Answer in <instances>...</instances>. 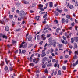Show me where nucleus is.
<instances>
[{
  "instance_id": "37",
  "label": "nucleus",
  "mask_w": 78,
  "mask_h": 78,
  "mask_svg": "<svg viewBox=\"0 0 78 78\" xmlns=\"http://www.w3.org/2000/svg\"><path fill=\"white\" fill-rule=\"evenodd\" d=\"M39 75L38 74L36 75H35V78H39Z\"/></svg>"
},
{
  "instance_id": "43",
  "label": "nucleus",
  "mask_w": 78,
  "mask_h": 78,
  "mask_svg": "<svg viewBox=\"0 0 78 78\" xmlns=\"http://www.w3.org/2000/svg\"><path fill=\"white\" fill-rule=\"evenodd\" d=\"M52 43H49V44H48V46L49 47H51L52 45Z\"/></svg>"
},
{
  "instance_id": "17",
  "label": "nucleus",
  "mask_w": 78,
  "mask_h": 78,
  "mask_svg": "<svg viewBox=\"0 0 78 78\" xmlns=\"http://www.w3.org/2000/svg\"><path fill=\"white\" fill-rule=\"evenodd\" d=\"M54 13L55 15L56 16H58L59 15V13L57 12V11H55L54 12Z\"/></svg>"
},
{
  "instance_id": "26",
  "label": "nucleus",
  "mask_w": 78,
  "mask_h": 78,
  "mask_svg": "<svg viewBox=\"0 0 78 78\" xmlns=\"http://www.w3.org/2000/svg\"><path fill=\"white\" fill-rule=\"evenodd\" d=\"M75 5L76 6H78V2L77 1H76L75 3Z\"/></svg>"
},
{
  "instance_id": "20",
  "label": "nucleus",
  "mask_w": 78,
  "mask_h": 78,
  "mask_svg": "<svg viewBox=\"0 0 78 78\" xmlns=\"http://www.w3.org/2000/svg\"><path fill=\"white\" fill-rule=\"evenodd\" d=\"M24 4H29V2L26 1L25 0L24 1Z\"/></svg>"
},
{
  "instance_id": "33",
  "label": "nucleus",
  "mask_w": 78,
  "mask_h": 78,
  "mask_svg": "<svg viewBox=\"0 0 78 78\" xmlns=\"http://www.w3.org/2000/svg\"><path fill=\"white\" fill-rule=\"evenodd\" d=\"M74 42V40L73 38H71V43H73Z\"/></svg>"
},
{
  "instance_id": "14",
  "label": "nucleus",
  "mask_w": 78,
  "mask_h": 78,
  "mask_svg": "<svg viewBox=\"0 0 78 78\" xmlns=\"http://www.w3.org/2000/svg\"><path fill=\"white\" fill-rule=\"evenodd\" d=\"M61 30V28L59 27L58 28L56 29V32L57 33H59V31Z\"/></svg>"
},
{
  "instance_id": "15",
  "label": "nucleus",
  "mask_w": 78,
  "mask_h": 78,
  "mask_svg": "<svg viewBox=\"0 0 78 78\" xmlns=\"http://www.w3.org/2000/svg\"><path fill=\"white\" fill-rule=\"evenodd\" d=\"M5 30L6 31H8L9 30V27L8 26L5 27Z\"/></svg>"
},
{
  "instance_id": "2",
  "label": "nucleus",
  "mask_w": 78,
  "mask_h": 78,
  "mask_svg": "<svg viewBox=\"0 0 78 78\" xmlns=\"http://www.w3.org/2000/svg\"><path fill=\"white\" fill-rule=\"evenodd\" d=\"M61 42L63 44H64L65 45L68 44V41L67 40H61Z\"/></svg>"
},
{
  "instance_id": "27",
  "label": "nucleus",
  "mask_w": 78,
  "mask_h": 78,
  "mask_svg": "<svg viewBox=\"0 0 78 78\" xmlns=\"http://www.w3.org/2000/svg\"><path fill=\"white\" fill-rule=\"evenodd\" d=\"M46 57H44V58H42V61L45 62L46 60Z\"/></svg>"
},
{
  "instance_id": "11",
  "label": "nucleus",
  "mask_w": 78,
  "mask_h": 78,
  "mask_svg": "<svg viewBox=\"0 0 78 78\" xmlns=\"http://www.w3.org/2000/svg\"><path fill=\"white\" fill-rule=\"evenodd\" d=\"M58 8L56 9V10L58 12H59L61 13L62 12V10H60L58 9V6L57 7Z\"/></svg>"
},
{
  "instance_id": "23",
  "label": "nucleus",
  "mask_w": 78,
  "mask_h": 78,
  "mask_svg": "<svg viewBox=\"0 0 78 78\" xmlns=\"http://www.w3.org/2000/svg\"><path fill=\"white\" fill-rule=\"evenodd\" d=\"M38 6H39V7L42 8L43 7V5H42V4H39Z\"/></svg>"
},
{
  "instance_id": "35",
  "label": "nucleus",
  "mask_w": 78,
  "mask_h": 78,
  "mask_svg": "<svg viewBox=\"0 0 78 78\" xmlns=\"http://www.w3.org/2000/svg\"><path fill=\"white\" fill-rule=\"evenodd\" d=\"M58 74L59 75H61V70H59L58 72Z\"/></svg>"
},
{
  "instance_id": "61",
  "label": "nucleus",
  "mask_w": 78,
  "mask_h": 78,
  "mask_svg": "<svg viewBox=\"0 0 78 78\" xmlns=\"http://www.w3.org/2000/svg\"><path fill=\"white\" fill-rule=\"evenodd\" d=\"M36 61V58H34V59H33V62H35Z\"/></svg>"
},
{
  "instance_id": "36",
  "label": "nucleus",
  "mask_w": 78,
  "mask_h": 78,
  "mask_svg": "<svg viewBox=\"0 0 78 78\" xmlns=\"http://www.w3.org/2000/svg\"><path fill=\"white\" fill-rule=\"evenodd\" d=\"M12 43L13 44H14L15 43H16L17 42H16V41H14L13 40H12Z\"/></svg>"
},
{
  "instance_id": "58",
  "label": "nucleus",
  "mask_w": 78,
  "mask_h": 78,
  "mask_svg": "<svg viewBox=\"0 0 78 78\" xmlns=\"http://www.w3.org/2000/svg\"><path fill=\"white\" fill-rule=\"evenodd\" d=\"M52 61L53 62H56V60L55 59H52Z\"/></svg>"
},
{
  "instance_id": "28",
  "label": "nucleus",
  "mask_w": 78,
  "mask_h": 78,
  "mask_svg": "<svg viewBox=\"0 0 78 78\" xmlns=\"http://www.w3.org/2000/svg\"><path fill=\"white\" fill-rule=\"evenodd\" d=\"M37 39L38 40H39L40 39V36L39 35H37Z\"/></svg>"
},
{
  "instance_id": "31",
  "label": "nucleus",
  "mask_w": 78,
  "mask_h": 78,
  "mask_svg": "<svg viewBox=\"0 0 78 78\" xmlns=\"http://www.w3.org/2000/svg\"><path fill=\"white\" fill-rule=\"evenodd\" d=\"M66 17L68 19H70V16L69 15H66Z\"/></svg>"
},
{
  "instance_id": "56",
  "label": "nucleus",
  "mask_w": 78,
  "mask_h": 78,
  "mask_svg": "<svg viewBox=\"0 0 78 78\" xmlns=\"http://www.w3.org/2000/svg\"><path fill=\"white\" fill-rule=\"evenodd\" d=\"M15 10V8L13 7L12 8V12H14V10Z\"/></svg>"
},
{
  "instance_id": "52",
  "label": "nucleus",
  "mask_w": 78,
  "mask_h": 78,
  "mask_svg": "<svg viewBox=\"0 0 78 78\" xmlns=\"http://www.w3.org/2000/svg\"><path fill=\"white\" fill-rule=\"evenodd\" d=\"M62 69L64 70H65L66 69V68L65 66H63Z\"/></svg>"
},
{
  "instance_id": "62",
  "label": "nucleus",
  "mask_w": 78,
  "mask_h": 78,
  "mask_svg": "<svg viewBox=\"0 0 78 78\" xmlns=\"http://www.w3.org/2000/svg\"><path fill=\"white\" fill-rule=\"evenodd\" d=\"M48 72V71L47 70V69H45L44 71V73H47Z\"/></svg>"
},
{
  "instance_id": "10",
  "label": "nucleus",
  "mask_w": 78,
  "mask_h": 78,
  "mask_svg": "<svg viewBox=\"0 0 78 78\" xmlns=\"http://www.w3.org/2000/svg\"><path fill=\"white\" fill-rule=\"evenodd\" d=\"M56 44H57L56 41H54L52 43V45L55 47H56Z\"/></svg>"
},
{
  "instance_id": "47",
  "label": "nucleus",
  "mask_w": 78,
  "mask_h": 78,
  "mask_svg": "<svg viewBox=\"0 0 78 78\" xmlns=\"http://www.w3.org/2000/svg\"><path fill=\"white\" fill-rule=\"evenodd\" d=\"M26 51L25 50H23L22 51V53L23 54H24L26 53Z\"/></svg>"
},
{
  "instance_id": "3",
  "label": "nucleus",
  "mask_w": 78,
  "mask_h": 78,
  "mask_svg": "<svg viewBox=\"0 0 78 78\" xmlns=\"http://www.w3.org/2000/svg\"><path fill=\"white\" fill-rule=\"evenodd\" d=\"M41 36L43 40H45L46 39V37H45V35L44 34H42Z\"/></svg>"
},
{
  "instance_id": "63",
  "label": "nucleus",
  "mask_w": 78,
  "mask_h": 78,
  "mask_svg": "<svg viewBox=\"0 0 78 78\" xmlns=\"http://www.w3.org/2000/svg\"><path fill=\"white\" fill-rule=\"evenodd\" d=\"M19 51L18 50H16V51H15V53L17 54L18 53Z\"/></svg>"
},
{
  "instance_id": "45",
  "label": "nucleus",
  "mask_w": 78,
  "mask_h": 78,
  "mask_svg": "<svg viewBox=\"0 0 78 78\" xmlns=\"http://www.w3.org/2000/svg\"><path fill=\"white\" fill-rule=\"evenodd\" d=\"M3 34H0V41H1L2 40L1 39V38L2 37Z\"/></svg>"
},
{
  "instance_id": "24",
  "label": "nucleus",
  "mask_w": 78,
  "mask_h": 78,
  "mask_svg": "<svg viewBox=\"0 0 78 78\" xmlns=\"http://www.w3.org/2000/svg\"><path fill=\"white\" fill-rule=\"evenodd\" d=\"M65 18H62L61 20L62 22L63 23H65Z\"/></svg>"
},
{
  "instance_id": "9",
  "label": "nucleus",
  "mask_w": 78,
  "mask_h": 78,
  "mask_svg": "<svg viewBox=\"0 0 78 78\" xmlns=\"http://www.w3.org/2000/svg\"><path fill=\"white\" fill-rule=\"evenodd\" d=\"M27 39H28V41H31L32 39V37L31 36V35H30L27 38Z\"/></svg>"
},
{
  "instance_id": "19",
  "label": "nucleus",
  "mask_w": 78,
  "mask_h": 78,
  "mask_svg": "<svg viewBox=\"0 0 78 78\" xmlns=\"http://www.w3.org/2000/svg\"><path fill=\"white\" fill-rule=\"evenodd\" d=\"M49 43H52V40L51 38H49L48 39Z\"/></svg>"
},
{
  "instance_id": "13",
  "label": "nucleus",
  "mask_w": 78,
  "mask_h": 78,
  "mask_svg": "<svg viewBox=\"0 0 78 78\" xmlns=\"http://www.w3.org/2000/svg\"><path fill=\"white\" fill-rule=\"evenodd\" d=\"M49 7L52 8L53 7V3L52 2H50L49 4Z\"/></svg>"
},
{
  "instance_id": "60",
  "label": "nucleus",
  "mask_w": 78,
  "mask_h": 78,
  "mask_svg": "<svg viewBox=\"0 0 78 78\" xmlns=\"http://www.w3.org/2000/svg\"><path fill=\"white\" fill-rule=\"evenodd\" d=\"M74 53H75V54H78V51H76L74 52Z\"/></svg>"
},
{
  "instance_id": "21",
  "label": "nucleus",
  "mask_w": 78,
  "mask_h": 78,
  "mask_svg": "<svg viewBox=\"0 0 78 78\" xmlns=\"http://www.w3.org/2000/svg\"><path fill=\"white\" fill-rule=\"evenodd\" d=\"M49 27L48 25H46L44 28V30H47L48 28Z\"/></svg>"
},
{
  "instance_id": "25",
  "label": "nucleus",
  "mask_w": 78,
  "mask_h": 78,
  "mask_svg": "<svg viewBox=\"0 0 78 78\" xmlns=\"http://www.w3.org/2000/svg\"><path fill=\"white\" fill-rule=\"evenodd\" d=\"M51 66L52 63H49V64H48V65H47V67H49Z\"/></svg>"
},
{
  "instance_id": "64",
  "label": "nucleus",
  "mask_w": 78,
  "mask_h": 78,
  "mask_svg": "<svg viewBox=\"0 0 78 78\" xmlns=\"http://www.w3.org/2000/svg\"><path fill=\"white\" fill-rule=\"evenodd\" d=\"M12 25L14 26L15 24V22H14L12 21Z\"/></svg>"
},
{
  "instance_id": "5",
  "label": "nucleus",
  "mask_w": 78,
  "mask_h": 78,
  "mask_svg": "<svg viewBox=\"0 0 78 78\" xmlns=\"http://www.w3.org/2000/svg\"><path fill=\"white\" fill-rule=\"evenodd\" d=\"M72 34V33L70 32L69 34L67 35V39L70 38L71 37Z\"/></svg>"
},
{
  "instance_id": "40",
  "label": "nucleus",
  "mask_w": 78,
  "mask_h": 78,
  "mask_svg": "<svg viewBox=\"0 0 78 78\" xmlns=\"http://www.w3.org/2000/svg\"><path fill=\"white\" fill-rule=\"evenodd\" d=\"M33 45V44H32L31 43V44H29V48L31 47H32Z\"/></svg>"
},
{
  "instance_id": "30",
  "label": "nucleus",
  "mask_w": 78,
  "mask_h": 78,
  "mask_svg": "<svg viewBox=\"0 0 78 78\" xmlns=\"http://www.w3.org/2000/svg\"><path fill=\"white\" fill-rule=\"evenodd\" d=\"M21 30V29L20 28H19L18 29H16V31L17 32H19Z\"/></svg>"
},
{
  "instance_id": "22",
  "label": "nucleus",
  "mask_w": 78,
  "mask_h": 78,
  "mask_svg": "<svg viewBox=\"0 0 78 78\" xmlns=\"http://www.w3.org/2000/svg\"><path fill=\"white\" fill-rule=\"evenodd\" d=\"M5 70L6 71H8V68L7 66H6L5 67Z\"/></svg>"
},
{
  "instance_id": "34",
  "label": "nucleus",
  "mask_w": 78,
  "mask_h": 78,
  "mask_svg": "<svg viewBox=\"0 0 78 78\" xmlns=\"http://www.w3.org/2000/svg\"><path fill=\"white\" fill-rule=\"evenodd\" d=\"M74 47L75 48H77V46L76 43H75V44H74Z\"/></svg>"
},
{
  "instance_id": "4",
  "label": "nucleus",
  "mask_w": 78,
  "mask_h": 78,
  "mask_svg": "<svg viewBox=\"0 0 78 78\" xmlns=\"http://www.w3.org/2000/svg\"><path fill=\"white\" fill-rule=\"evenodd\" d=\"M78 64V59L77 60V61H76V62L75 63H75H73V64L72 66L73 67H75L76 66V65H77Z\"/></svg>"
},
{
  "instance_id": "12",
  "label": "nucleus",
  "mask_w": 78,
  "mask_h": 78,
  "mask_svg": "<svg viewBox=\"0 0 78 78\" xmlns=\"http://www.w3.org/2000/svg\"><path fill=\"white\" fill-rule=\"evenodd\" d=\"M25 14L24 12L23 11H21V12H20V16H23V15H24Z\"/></svg>"
},
{
  "instance_id": "16",
  "label": "nucleus",
  "mask_w": 78,
  "mask_h": 78,
  "mask_svg": "<svg viewBox=\"0 0 78 78\" xmlns=\"http://www.w3.org/2000/svg\"><path fill=\"white\" fill-rule=\"evenodd\" d=\"M2 37L3 39L5 38L6 39H8L7 35H3Z\"/></svg>"
},
{
  "instance_id": "50",
  "label": "nucleus",
  "mask_w": 78,
  "mask_h": 78,
  "mask_svg": "<svg viewBox=\"0 0 78 78\" xmlns=\"http://www.w3.org/2000/svg\"><path fill=\"white\" fill-rule=\"evenodd\" d=\"M65 57L66 58H67L69 57V55H65Z\"/></svg>"
},
{
  "instance_id": "55",
  "label": "nucleus",
  "mask_w": 78,
  "mask_h": 78,
  "mask_svg": "<svg viewBox=\"0 0 78 78\" xmlns=\"http://www.w3.org/2000/svg\"><path fill=\"white\" fill-rule=\"evenodd\" d=\"M12 68V67H10V70L11 71H12L13 70Z\"/></svg>"
},
{
  "instance_id": "42",
  "label": "nucleus",
  "mask_w": 78,
  "mask_h": 78,
  "mask_svg": "<svg viewBox=\"0 0 78 78\" xmlns=\"http://www.w3.org/2000/svg\"><path fill=\"white\" fill-rule=\"evenodd\" d=\"M39 9L41 11H44V9L42 8H40Z\"/></svg>"
},
{
  "instance_id": "51",
  "label": "nucleus",
  "mask_w": 78,
  "mask_h": 78,
  "mask_svg": "<svg viewBox=\"0 0 78 78\" xmlns=\"http://www.w3.org/2000/svg\"><path fill=\"white\" fill-rule=\"evenodd\" d=\"M4 64V62H2V63H1V64H0V65L1 66H3Z\"/></svg>"
},
{
  "instance_id": "39",
  "label": "nucleus",
  "mask_w": 78,
  "mask_h": 78,
  "mask_svg": "<svg viewBox=\"0 0 78 78\" xmlns=\"http://www.w3.org/2000/svg\"><path fill=\"white\" fill-rule=\"evenodd\" d=\"M13 16L12 15H10L9 18L10 19H12L13 18Z\"/></svg>"
},
{
  "instance_id": "48",
  "label": "nucleus",
  "mask_w": 78,
  "mask_h": 78,
  "mask_svg": "<svg viewBox=\"0 0 78 78\" xmlns=\"http://www.w3.org/2000/svg\"><path fill=\"white\" fill-rule=\"evenodd\" d=\"M51 36V34H48L47 35V38H49Z\"/></svg>"
},
{
  "instance_id": "7",
  "label": "nucleus",
  "mask_w": 78,
  "mask_h": 78,
  "mask_svg": "<svg viewBox=\"0 0 78 78\" xmlns=\"http://www.w3.org/2000/svg\"><path fill=\"white\" fill-rule=\"evenodd\" d=\"M40 17V16H35V17L34 18V19L36 20L37 21H39V20L38 19H39Z\"/></svg>"
},
{
  "instance_id": "38",
  "label": "nucleus",
  "mask_w": 78,
  "mask_h": 78,
  "mask_svg": "<svg viewBox=\"0 0 78 78\" xmlns=\"http://www.w3.org/2000/svg\"><path fill=\"white\" fill-rule=\"evenodd\" d=\"M47 16V13L45 14L44 15V16H43V18H45Z\"/></svg>"
},
{
  "instance_id": "18",
  "label": "nucleus",
  "mask_w": 78,
  "mask_h": 78,
  "mask_svg": "<svg viewBox=\"0 0 78 78\" xmlns=\"http://www.w3.org/2000/svg\"><path fill=\"white\" fill-rule=\"evenodd\" d=\"M0 23L2 24H3L5 21L3 19H2V20H0Z\"/></svg>"
},
{
  "instance_id": "29",
  "label": "nucleus",
  "mask_w": 78,
  "mask_h": 78,
  "mask_svg": "<svg viewBox=\"0 0 78 78\" xmlns=\"http://www.w3.org/2000/svg\"><path fill=\"white\" fill-rule=\"evenodd\" d=\"M5 61L7 64H8V62H9V61H7V58H5Z\"/></svg>"
},
{
  "instance_id": "44",
  "label": "nucleus",
  "mask_w": 78,
  "mask_h": 78,
  "mask_svg": "<svg viewBox=\"0 0 78 78\" xmlns=\"http://www.w3.org/2000/svg\"><path fill=\"white\" fill-rule=\"evenodd\" d=\"M62 38L64 40H66V37L64 36H62Z\"/></svg>"
},
{
  "instance_id": "6",
  "label": "nucleus",
  "mask_w": 78,
  "mask_h": 78,
  "mask_svg": "<svg viewBox=\"0 0 78 78\" xmlns=\"http://www.w3.org/2000/svg\"><path fill=\"white\" fill-rule=\"evenodd\" d=\"M74 39L75 42H77L78 41V37H74Z\"/></svg>"
},
{
  "instance_id": "1",
  "label": "nucleus",
  "mask_w": 78,
  "mask_h": 78,
  "mask_svg": "<svg viewBox=\"0 0 78 78\" xmlns=\"http://www.w3.org/2000/svg\"><path fill=\"white\" fill-rule=\"evenodd\" d=\"M67 8H69L70 9H72L73 8V6L72 5L69 4V3H68V5H67Z\"/></svg>"
},
{
  "instance_id": "59",
  "label": "nucleus",
  "mask_w": 78,
  "mask_h": 78,
  "mask_svg": "<svg viewBox=\"0 0 78 78\" xmlns=\"http://www.w3.org/2000/svg\"><path fill=\"white\" fill-rule=\"evenodd\" d=\"M73 58L75 59H76L77 58V57L76 56V55H75V56H74Z\"/></svg>"
},
{
  "instance_id": "54",
  "label": "nucleus",
  "mask_w": 78,
  "mask_h": 78,
  "mask_svg": "<svg viewBox=\"0 0 78 78\" xmlns=\"http://www.w3.org/2000/svg\"><path fill=\"white\" fill-rule=\"evenodd\" d=\"M58 49H57V48H56V49H55L54 52H57V51H58Z\"/></svg>"
},
{
  "instance_id": "49",
  "label": "nucleus",
  "mask_w": 78,
  "mask_h": 78,
  "mask_svg": "<svg viewBox=\"0 0 78 78\" xmlns=\"http://www.w3.org/2000/svg\"><path fill=\"white\" fill-rule=\"evenodd\" d=\"M43 43V41H41L40 42L39 44L40 45H42V43Z\"/></svg>"
},
{
  "instance_id": "53",
  "label": "nucleus",
  "mask_w": 78,
  "mask_h": 78,
  "mask_svg": "<svg viewBox=\"0 0 78 78\" xmlns=\"http://www.w3.org/2000/svg\"><path fill=\"white\" fill-rule=\"evenodd\" d=\"M54 22H55L56 23V24H58V21L57 20H55Z\"/></svg>"
},
{
  "instance_id": "8",
  "label": "nucleus",
  "mask_w": 78,
  "mask_h": 78,
  "mask_svg": "<svg viewBox=\"0 0 78 78\" xmlns=\"http://www.w3.org/2000/svg\"><path fill=\"white\" fill-rule=\"evenodd\" d=\"M46 54H45V52H42V53L41 54V57L42 58H43L44 56H46Z\"/></svg>"
},
{
  "instance_id": "32",
  "label": "nucleus",
  "mask_w": 78,
  "mask_h": 78,
  "mask_svg": "<svg viewBox=\"0 0 78 78\" xmlns=\"http://www.w3.org/2000/svg\"><path fill=\"white\" fill-rule=\"evenodd\" d=\"M63 46V44H58V47L60 48H62V47Z\"/></svg>"
},
{
  "instance_id": "46",
  "label": "nucleus",
  "mask_w": 78,
  "mask_h": 78,
  "mask_svg": "<svg viewBox=\"0 0 78 78\" xmlns=\"http://www.w3.org/2000/svg\"><path fill=\"white\" fill-rule=\"evenodd\" d=\"M64 12H68V9H67L64 8Z\"/></svg>"
},
{
  "instance_id": "57",
  "label": "nucleus",
  "mask_w": 78,
  "mask_h": 78,
  "mask_svg": "<svg viewBox=\"0 0 78 78\" xmlns=\"http://www.w3.org/2000/svg\"><path fill=\"white\" fill-rule=\"evenodd\" d=\"M65 22L66 23H68V19H66Z\"/></svg>"
},
{
  "instance_id": "41",
  "label": "nucleus",
  "mask_w": 78,
  "mask_h": 78,
  "mask_svg": "<svg viewBox=\"0 0 78 78\" xmlns=\"http://www.w3.org/2000/svg\"><path fill=\"white\" fill-rule=\"evenodd\" d=\"M46 66L45 64H44V65H43L42 66V68H46Z\"/></svg>"
}]
</instances>
